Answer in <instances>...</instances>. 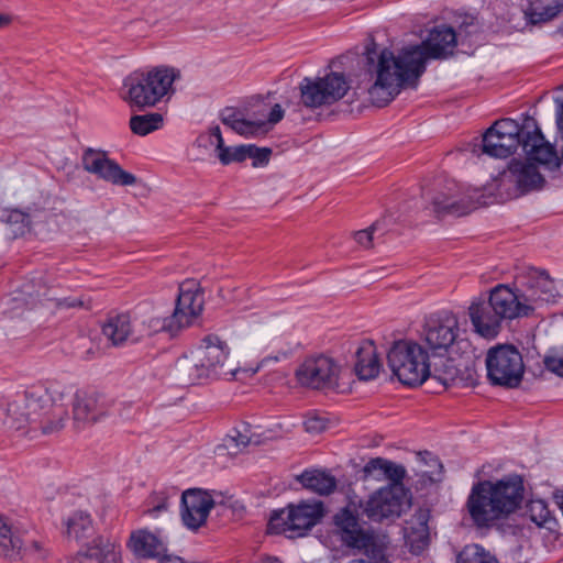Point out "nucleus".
Wrapping results in <instances>:
<instances>
[{
	"label": "nucleus",
	"mask_w": 563,
	"mask_h": 563,
	"mask_svg": "<svg viewBox=\"0 0 563 563\" xmlns=\"http://www.w3.org/2000/svg\"><path fill=\"white\" fill-rule=\"evenodd\" d=\"M323 516L322 503H301L275 510L271 515L268 530L272 533H285L289 538L302 537L316 526Z\"/></svg>",
	"instance_id": "6"
},
{
	"label": "nucleus",
	"mask_w": 563,
	"mask_h": 563,
	"mask_svg": "<svg viewBox=\"0 0 563 563\" xmlns=\"http://www.w3.org/2000/svg\"><path fill=\"white\" fill-rule=\"evenodd\" d=\"M303 422H319V423H327V422H334L333 415L320 411V410H309L306 413V419Z\"/></svg>",
	"instance_id": "48"
},
{
	"label": "nucleus",
	"mask_w": 563,
	"mask_h": 563,
	"mask_svg": "<svg viewBox=\"0 0 563 563\" xmlns=\"http://www.w3.org/2000/svg\"><path fill=\"white\" fill-rule=\"evenodd\" d=\"M65 563H121V558L114 542L97 536Z\"/></svg>",
	"instance_id": "21"
},
{
	"label": "nucleus",
	"mask_w": 563,
	"mask_h": 563,
	"mask_svg": "<svg viewBox=\"0 0 563 563\" xmlns=\"http://www.w3.org/2000/svg\"><path fill=\"white\" fill-rule=\"evenodd\" d=\"M429 477L430 478H439V476H435V474L433 472H430Z\"/></svg>",
	"instance_id": "61"
},
{
	"label": "nucleus",
	"mask_w": 563,
	"mask_h": 563,
	"mask_svg": "<svg viewBox=\"0 0 563 563\" xmlns=\"http://www.w3.org/2000/svg\"><path fill=\"white\" fill-rule=\"evenodd\" d=\"M528 23H545L563 12V0H519Z\"/></svg>",
	"instance_id": "27"
},
{
	"label": "nucleus",
	"mask_w": 563,
	"mask_h": 563,
	"mask_svg": "<svg viewBox=\"0 0 563 563\" xmlns=\"http://www.w3.org/2000/svg\"><path fill=\"white\" fill-rule=\"evenodd\" d=\"M178 77L177 69L164 65L134 70L123 80L122 98L132 107H154L174 92Z\"/></svg>",
	"instance_id": "3"
},
{
	"label": "nucleus",
	"mask_w": 563,
	"mask_h": 563,
	"mask_svg": "<svg viewBox=\"0 0 563 563\" xmlns=\"http://www.w3.org/2000/svg\"><path fill=\"white\" fill-rule=\"evenodd\" d=\"M487 377L494 385L516 387L525 373L522 355L512 345L492 347L486 356Z\"/></svg>",
	"instance_id": "7"
},
{
	"label": "nucleus",
	"mask_w": 563,
	"mask_h": 563,
	"mask_svg": "<svg viewBox=\"0 0 563 563\" xmlns=\"http://www.w3.org/2000/svg\"><path fill=\"white\" fill-rule=\"evenodd\" d=\"M102 333L114 346H120L129 341H139L135 320L128 313L109 317L102 327Z\"/></svg>",
	"instance_id": "26"
},
{
	"label": "nucleus",
	"mask_w": 563,
	"mask_h": 563,
	"mask_svg": "<svg viewBox=\"0 0 563 563\" xmlns=\"http://www.w3.org/2000/svg\"><path fill=\"white\" fill-rule=\"evenodd\" d=\"M0 555L11 560L27 555L42 559L43 543L26 530L13 531L4 518L0 517Z\"/></svg>",
	"instance_id": "10"
},
{
	"label": "nucleus",
	"mask_w": 563,
	"mask_h": 563,
	"mask_svg": "<svg viewBox=\"0 0 563 563\" xmlns=\"http://www.w3.org/2000/svg\"><path fill=\"white\" fill-rule=\"evenodd\" d=\"M264 424H238L222 439L218 450H225L231 456L243 452L250 445H261L275 438Z\"/></svg>",
	"instance_id": "17"
},
{
	"label": "nucleus",
	"mask_w": 563,
	"mask_h": 563,
	"mask_svg": "<svg viewBox=\"0 0 563 563\" xmlns=\"http://www.w3.org/2000/svg\"><path fill=\"white\" fill-rule=\"evenodd\" d=\"M406 504L404 485H388L379 488L364 506V514L373 521L399 517Z\"/></svg>",
	"instance_id": "11"
},
{
	"label": "nucleus",
	"mask_w": 563,
	"mask_h": 563,
	"mask_svg": "<svg viewBox=\"0 0 563 563\" xmlns=\"http://www.w3.org/2000/svg\"><path fill=\"white\" fill-rule=\"evenodd\" d=\"M222 134L218 125L210 126L206 132L200 133L196 141L195 146L208 151L210 148L217 150L222 146Z\"/></svg>",
	"instance_id": "40"
},
{
	"label": "nucleus",
	"mask_w": 563,
	"mask_h": 563,
	"mask_svg": "<svg viewBox=\"0 0 563 563\" xmlns=\"http://www.w3.org/2000/svg\"><path fill=\"white\" fill-rule=\"evenodd\" d=\"M85 170L113 185L131 186L135 184L134 175L123 170L119 164L108 158L106 153L88 148L82 155Z\"/></svg>",
	"instance_id": "16"
},
{
	"label": "nucleus",
	"mask_w": 563,
	"mask_h": 563,
	"mask_svg": "<svg viewBox=\"0 0 563 563\" xmlns=\"http://www.w3.org/2000/svg\"><path fill=\"white\" fill-rule=\"evenodd\" d=\"M27 219V216L19 210H13L11 211L10 216H9V221H22L24 222V220Z\"/></svg>",
	"instance_id": "56"
},
{
	"label": "nucleus",
	"mask_w": 563,
	"mask_h": 563,
	"mask_svg": "<svg viewBox=\"0 0 563 563\" xmlns=\"http://www.w3.org/2000/svg\"><path fill=\"white\" fill-rule=\"evenodd\" d=\"M459 200L455 198V196H450L444 199L437 198L434 199V208L438 212H451V213H463V211L460 209Z\"/></svg>",
	"instance_id": "46"
},
{
	"label": "nucleus",
	"mask_w": 563,
	"mask_h": 563,
	"mask_svg": "<svg viewBox=\"0 0 563 563\" xmlns=\"http://www.w3.org/2000/svg\"><path fill=\"white\" fill-rule=\"evenodd\" d=\"M523 497L525 485L520 475H508L495 482L478 481L467 497L466 509L477 528H488L516 512Z\"/></svg>",
	"instance_id": "2"
},
{
	"label": "nucleus",
	"mask_w": 563,
	"mask_h": 563,
	"mask_svg": "<svg viewBox=\"0 0 563 563\" xmlns=\"http://www.w3.org/2000/svg\"><path fill=\"white\" fill-rule=\"evenodd\" d=\"M531 289L533 299L551 301L559 295L554 280L544 271L533 269Z\"/></svg>",
	"instance_id": "33"
},
{
	"label": "nucleus",
	"mask_w": 563,
	"mask_h": 563,
	"mask_svg": "<svg viewBox=\"0 0 563 563\" xmlns=\"http://www.w3.org/2000/svg\"><path fill=\"white\" fill-rule=\"evenodd\" d=\"M544 365L550 372L563 377V356L548 355Z\"/></svg>",
	"instance_id": "49"
},
{
	"label": "nucleus",
	"mask_w": 563,
	"mask_h": 563,
	"mask_svg": "<svg viewBox=\"0 0 563 563\" xmlns=\"http://www.w3.org/2000/svg\"><path fill=\"white\" fill-rule=\"evenodd\" d=\"M203 308V294L195 280H186L179 286L176 308L169 318L170 328L174 323L177 329L190 325L201 313Z\"/></svg>",
	"instance_id": "14"
},
{
	"label": "nucleus",
	"mask_w": 563,
	"mask_h": 563,
	"mask_svg": "<svg viewBox=\"0 0 563 563\" xmlns=\"http://www.w3.org/2000/svg\"><path fill=\"white\" fill-rule=\"evenodd\" d=\"M67 533L80 541L93 533V526L90 515L84 511H76L66 521Z\"/></svg>",
	"instance_id": "35"
},
{
	"label": "nucleus",
	"mask_w": 563,
	"mask_h": 563,
	"mask_svg": "<svg viewBox=\"0 0 563 563\" xmlns=\"http://www.w3.org/2000/svg\"><path fill=\"white\" fill-rule=\"evenodd\" d=\"M53 402V397L45 384L38 383L27 387L22 394L16 395V399L9 402L5 408V418L13 420L32 419L41 410L47 408Z\"/></svg>",
	"instance_id": "13"
},
{
	"label": "nucleus",
	"mask_w": 563,
	"mask_h": 563,
	"mask_svg": "<svg viewBox=\"0 0 563 563\" xmlns=\"http://www.w3.org/2000/svg\"><path fill=\"white\" fill-rule=\"evenodd\" d=\"M212 496L199 488L187 489L181 495L180 517L184 526L192 531L206 525L214 507Z\"/></svg>",
	"instance_id": "15"
},
{
	"label": "nucleus",
	"mask_w": 563,
	"mask_h": 563,
	"mask_svg": "<svg viewBox=\"0 0 563 563\" xmlns=\"http://www.w3.org/2000/svg\"><path fill=\"white\" fill-rule=\"evenodd\" d=\"M296 378L301 386L334 393L350 389L341 366L328 356L306 358L296 369Z\"/></svg>",
	"instance_id": "5"
},
{
	"label": "nucleus",
	"mask_w": 563,
	"mask_h": 563,
	"mask_svg": "<svg viewBox=\"0 0 563 563\" xmlns=\"http://www.w3.org/2000/svg\"><path fill=\"white\" fill-rule=\"evenodd\" d=\"M244 147L240 146H225L222 140V146L217 150V156L222 165H229L234 162L244 161Z\"/></svg>",
	"instance_id": "42"
},
{
	"label": "nucleus",
	"mask_w": 563,
	"mask_h": 563,
	"mask_svg": "<svg viewBox=\"0 0 563 563\" xmlns=\"http://www.w3.org/2000/svg\"><path fill=\"white\" fill-rule=\"evenodd\" d=\"M382 368L376 345L373 341L365 340L356 350L354 369L360 379L369 380L378 376Z\"/></svg>",
	"instance_id": "28"
},
{
	"label": "nucleus",
	"mask_w": 563,
	"mask_h": 563,
	"mask_svg": "<svg viewBox=\"0 0 563 563\" xmlns=\"http://www.w3.org/2000/svg\"><path fill=\"white\" fill-rule=\"evenodd\" d=\"M419 455H420V456L422 457V460H423V461H426V462H427V457H428L430 462H432L435 466H438V467H439V473H438V475H440V474H441L443 466H442V464L440 463V461H439L435 456H433L430 452L419 453Z\"/></svg>",
	"instance_id": "54"
},
{
	"label": "nucleus",
	"mask_w": 563,
	"mask_h": 563,
	"mask_svg": "<svg viewBox=\"0 0 563 563\" xmlns=\"http://www.w3.org/2000/svg\"><path fill=\"white\" fill-rule=\"evenodd\" d=\"M192 351L209 377L219 374L230 356L228 343L216 334L203 336Z\"/></svg>",
	"instance_id": "19"
},
{
	"label": "nucleus",
	"mask_w": 563,
	"mask_h": 563,
	"mask_svg": "<svg viewBox=\"0 0 563 563\" xmlns=\"http://www.w3.org/2000/svg\"><path fill=\"white\" fill-rule=\"evenodd\" d=\"M387 362L393 375L404 385L419 386L430 376L428 352L413 341H396L388 351Z\"/></svg>",
	"instance_id": "4"
},
{
	"label": "nucleus",
	"mask_w": 563,
	"mask_h": 563,
	"mask_svg": "<svg viewBox=\"0 0 563 563\" xmlns=\"http://www.w3.org/2000/svg\"><path fill=\"white\" fill-rule=\"evenodd\" d=\"M164 118L158 112L136 114L130 118L131 131L140 136H145L163 126Z\"/></svg>",
	"instance_id": "34"
},
{
	"label": "nucleus",
	"mask_w": 563,
	"mask_h": 563,
	"mask_svg": "<svg viewBox=\"0 0 563 563\" xmlns=\"http://www.w3.org/2000/svg\"><path fill=\"white\" fill-rule=\"evenodd\" d=\"M364 478H374L376 481L389 479V485H402L406 476V470L383 457L371 459L363 467Z\"/></svg>",
	"instance_id": "29"
},
{
	"label": "nucleus",
	"mask_w": 563,
	"mask_h": 563,
	"mask_svg": "<svg viewBox=\"0 0 563 563\" xmlns=\"http://www.w3.org/2000/svg\"><path fill=\"white\" fill-rule=\"evenodd\" d=\"M333 522L341 534V540L350 548L367 550L373 545L374 540L371 533L365 531L358 523L357 515L349 508H343L333 517Z\"/></svg>",
	"instance_id": "20"
},
{
	"label": "nucleus",
	"mask_w": 563,
	"mask_h": 563,
	"mask_svg": "<svg viewBox=\"0 0 563 563\" xmlns=\"http://www.w3.org/2000/svg\"><path fill=\"white\" fill-rule=\"evenodd\" d=\"M526 132L514 119L496 121L483 135V152L492 157L507 158L522 145Z\"/></svg>",
	"instance_id": "9"
},
{
	"label": "nucleus",
	"mask_w": 563,
	"mask_h": 563,
	"mask_svg": "<svg viewBox=\"0 0 563 563\" xmlns=\"http://www.w3.org/2000/svg\"><path fill=\"white\" fill-rule=\"evenodd\" d=\"M468 317L474 331L485 339H494L500 331L503 319L493 310L489 301L474 299L468 307Z\"/></svg>",
	"instance_id": "22"
},
{
	"label": "nucleus",
	"mask_w": 563,
	"mask_h": 563,
	"mask_svg": "<svg viewBox=\"0 0 563 563\" xmlns=\"http://www.w3.org/2000/svg\"><path fill=\"white\" fill-rule=\"evenodd\" d=\"M530 520L538 527H548L552 521L551 512L543 500H531L528 505Z\"/></svg>",
	"instance_id": "41"
},
{
	"label": "nucleus",
	"mask_w": 563,
	"mask_h": 563,
	"mask_svg": "<svg viewBox=\"0 0 563 563\" xmlns=\"http://www.w3.org/2000/svg\"><path fill=\"white\" fill-rule=\"evenodd\" d=\"M456 43L454 30L446 25L434 26L424 41L405 46L397 55L387 48L377 53L372 43L365 51L366 73L373 80L368 88L371 101L378 107L391 102L405 87L417 85L428 59L452 55Z\"/></svg>",
	"instance_id": "1"
},
{
	"label": "nucleus",
	"mask_w": 563,
	"mask_h": 563,
	"mask_svg": "<svg viewBox=\"0 0 563 563\" xmlns=\"http://www.w3.org/2000/svg\"><path fill=\"white\" fill-rule=\"evenodd\" d=\"M222 121L236 133L244 136H255L267 131L266 122L245 120L239 118L235 113L223 117Z\"/></svg>",
	"instance_id": "36"
},
{
	"label": "nucleus",
	"mask_w": 563,
	"mask_h": 563,
	"mask_svg": "<svg viewBox=\"0 0 563 563\" xmlns=\"http://www.w3.org/2000/svg\"><path fill=\"white\" fill-rule=\"evenodd\" d=\"M63 424H19L15 428L18 438L25 437L29 440H35L40 435H46L59 432Z\"/></svg>",
	"instance_id": "39"
},
{
	"label": "nucleus",
	"mask_w": 563,
	"mask_h": 563,
	"mask_svg": "<svg viewBox=\"0 0 563 563\" xmlns=\"http://www.w3.org/2000/svg\"><path fill=\"white\" fill-rule=\"evenodd\" d=\"M429 511L424 509H419L410 518V520L406 522L405 545L413 555H420L429 545Z\"/></svg>",
	"instance_id": "25"
},
{
	"label": "nucleus",
	"mask_w": 563,
	"mask_h": 563,
	"mask_svg": "<svg viewBox=\"0 0 563 563\" xmlns=\"http://www.w3.org/2000/svg\"><path fill=\"white\" fill-rule=\"evenodd\" d=\"M556 124L559 130L563 133V107L558 106L556 110Z\"/></svg>",
	"instance_id": "58"
},
{
	"label": "nucleus",
	"mask_w": 563,
	"mask_h": 563,
	"mask_svg": "<svg viewBox=\"0 0 563 563\" xmlns=\"http://www.w3.org/2000/svg\"><path fill=\"white\" fill-rule=\"evenodd\" d=\"M377 230V223H374L368 229L360 230L355 232L354 240L355 242L364 249L371 247L373 243V234Z\"/></svg>",
	"instance_id": "47"
},
{
	"label": "nucleus",
	"mask_w": 563,
	"mask_h": 563,
	"mask_svg": "<svg viewBox=\"0 0 563 563\" xmlns=\"http://www.w3.org/2000/svg\"><path fill=\"white\" fill-rule=\"evenodd\" d=\"M154 563H184V561L179 556L169 555L165 552L164 555L157 559Z\"/></svg>",
	"instance_id": "52"
},
{
	"label": "nucleus",
	"mask_w": 563,
	"mask_h": 563,
	"mask_svg": "<svg viewBox=\"0 0 563 563\" xmlns=\"http://www.w3.org/2000/svg\"><path fill=\"white\" fill-rule=\"evenodd\" d=\"M284 118V110L280 104H275L269 112L268 123L274 125L278 123Z\"/></svg>",
	"instance_id": "50"
},
{
	"label": "nucleus",
	"mask_w": 563,
	"mask_h": 563,
	"mask_svg": "<svg viewBox=\"0 0 563 563\" xmlns=\"http://www.w3.org/2000/svg\"><path fill=\"white\" fill-rule=\"evenodd\" d=\"M445 377L441 378L444 385L454 384L456 380H459L456 368H452L449 372H445Z\"/></svg>",
	"instance_id": "53"
},
{
	"label": "nucleus",
	"mask_w": 563,
	"mask_h": 563,
	"mask_svg": "<svg viewBox=\"0 0 563 563\" xmlns=\"http://www.w3.org/2000/svg\"><path fill=\"white\" fill-rule=\"evenodd\" d=\"M522 148L531 163L536 162L549 168L560 166V159L554 147L545 142L538 126H534L532 131H526V135L522 139Z\"/></svg>",
	"instance_id": "24"
},
{
	"label": "nucleus",
	"mask_w": 563,
	"mask_h": 563,
	"mask_svg": "<svg viewBox=\"0 0 563 563\" xmlns=\"http://www.w3.org/2000/svg\"><path fill=\"white\" fill-rule=\"evenodd\" d=\"M457 317L450 311H442L429 317L424 325V341L433 352H445L459 335Z\"/></svg>",
	"instance_id": "12"
},
{
	"label": "nucleus",
	"mask_w": 563,
	"mask_h": 563,
	"mask_svg": "<svg viewBox=\"0 0 563 563\" xmlns=\"http://www.w3.org/2000/svg\"><path fill=\"white\" fill-rule=\"evenodd\" d=\"M287 357V353L284 352V351H280L276 354H273V355H267L265 356L261 363H260V366H265L268 362H279L282 360H285Z\"/></svg>",
	"instance_id": "51"
},
{
	"label": "nucleus",
	"mask_w": 563,
	"mask_h": 563,
	"mask_svg": "<svg viewBox=\"0 0 563 563\" xmlns=\"http://www.w3.org/2000/svg\"><path fill=\"white\" fill-rule=\"evenodd\" d=\"M176 378L184 385H195L209 378L200 362L197 361L194 351L179 357L175 363Z\"/></svg>",
	"instance_id": "31"
},
{
	"label": "nucleus",
	"mask_w": 563,
	"mask_h": 563,
	"mask_svg": "<svg viewBox=\"0 0 563 563\" xmlns=\"http://www.w3.org/2000/svg\"><path fill=\"white\" fill-rule=\"evenodd\" d=\"M152 507L148 508L147 514L152 517H157L161 512L169 509V497L165 492L155 493L151 497Z\"/></svg>",
	"instance_id": "44"
},
{
	"label": "nucleus",
	"mask_w": 563,
	"mask_h": 563,
	"mask_svg": "<svg viewBox=\"0 0 563 563\" xmlns=\"http://www.w3.org/2000/svg\"><path fill=\"white\" fill-rule=\"evenodd\" d=\"M509 170L521 192H528L542 187L543 177L534 163L514 159L509 164Z\"/></svg>",
	"instance_id": "30"
},
{
	"label": "nucleus",
	"mask_w": 563,
	"mask_h": 563,
	"mask_svg": "<svg viewBox=\"0 0 563 563\" xmlns=\"http://www.w3.org/2000/svg\"><path fill=\"white\" fill-rule=\"evenodd\" d=\"M349 563H372V562H369L367 560H352Z\"/></svg>",
	"instance_id": "60"
},
{
	"label": "nucleus",
	"mask_w": 563,
	"mask_h": 563,
	"mask_svg": "<svg viewBox=\"0 0 563 563\" xmlns=\"http://www.w3.org/2000/svg\"><path fill=\"white\" fill-rule=\"evenodd\" d=\"M305 430L308 433H321L325 430V424H305Z\"/></svg>",
	"instance_id": "55"
},
{
	"label": "nucleus",
	"mask_w": 563,
	"mask_h": 563,
	"mask_svg": "<svg viewBox=\"0 0 563 563\" xmlns=\"http://www.w3.org/2000/svg\"><path fill=\"white\" fill-rule=\"evenodd\" d=\"M488 301L496 314L505 320L526 317L532 308L509 285L498 284L490 289Z\"/></svg>",
	"instance_id": "18"
},
{
	"label": "nucleus",
	"mask_w": 563,
	"mask_h": 563,
	"mask_svg": "<svg viewBox=\"0 0 563 563\" xmlns=\"http://www.w3.org/2000/svg\"><path fill=\"white\" fill-rule=\"evenodd\" d=\"M58 305L62 307L74 308L82 306V302L76 299H64Z\"/></svg>",
	"instance_id": "57"
},
{
	"label": "nucleus",
	"mask_w": 563,
	"mask_h": 563,
	"mask_svg": "<svg viewBox=\"0 0 563 563\" xmlns=\"http://www.w3.org/2000/svg\"><path fill=\"white\" fill-rule=\"evenodd\" d=\"M73 419L75 422H84L90 419V402L84 398H76L73 405Z\"/></svg>",
	"instance_id": "45"
},
{
	"label": "nucleus",
	"mask_w": 563,
	"mask_h": 563,
	"mask_svg": "<svg viewBox=\"0 0 563 563\" xmlns=\"http://www.w3.org/2000/svg\"><path fill=\"white\" fill-rule=\"evenodd\" d=\"M301 101L308 108L332 104L342 99L350 89L341 73H329L324 77H305L300 82Z\"/></svg>",
	"instance_id": "8"
},
{
	"label": "nucleus",
	"mask_w": 563,
	"mask_h": 563,
	"mask_svg": "<svg viewBox=\"0 0 563 563\" xmlns=\"http://www.w3.org/2000/svg\"><path fill=\"white\" fill-rule=\"evenodd\" d=\"M13 18L7 13H0V27H5L11 24Z\"/></svg>",
	"instance_id": "59"
},
{
	"label": "nucleus",
	"mask_w": 563,
	"mask_h": 563,
	"mask_svg": "<svg viewBox=\"0 0 563 563\" xmlns=\"http://www.w3.org/2000/svg\"><path fill=\"white\" fill-rule=\"evenodd\" d=\"M456 563H499L484 547L472 543L465 545L456 556Z\"/></svg>",
	"instance_id": "37"
},
{
	"label": "nucleus",
	"mask_w": 563,
	"mask_h": 563,
	"mask_svg": "<svg viewBox=\"0 0 563 563\" xmlns=\"http://www.w3.org/2000/svg\"><path fill=\"white\" fill-rule=\"evenodd\" d=\"M128 547L137 556L140 563H154L167 552L165 542L147 529L133 531Z\"/></svg>",
	"instance_id": "23"
},
{
	"label": "nucleus",
	"mask_w": 563,
	"mask_h": 563,
	"mask_svg": "<svg viewBox=\"0 0 563 563\" xmlns=\"http://www.w3.org/2000/svg\"><path fill=\"white\" fill-rule=\"evenodd\" d=\"M296 479L303 487L319 495H329L336 488L335 477L320 470L303 471Z\"/></svg>",
	"instance_id": "32"
},
{
	"label": "nucleus",
	"mask_w": 563,
	"mask_h": 563,
	"mask_svg": "<svg viewBox=\"0 0 563 563\" xmlns=\"http://www.w3.org/2000/svg\"><path fill=\"white\" fill-rule=\"evenodd\" d=\"M135 320V332L137 333L139 340L150 336L161 330L168 328L170 331L178 330L174 324L173 328L169 325V319H161L158 317H148L146 319Z\"/></svg>",
	"instance_id": "38"
},
{
	"label": "nucleus",
	"mask_w": 563,
	"mask_h": 563,
	"mask_svg": "<svg viewBox=\"0 0 563 563\" xmlns=\"http://www.w3.org/2000/svg\"><path fill=\"white\" fill-rule=\"evenodd\" d=\"M244 147V161L246 158L253 159V166L260 167L264 166L269 161L271 150L266 147H257L255 145H243Z\"/></svg>",
	"instance_id": "43"
}]
</instances>
